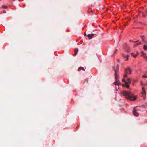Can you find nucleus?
<instances>
[{
	"mask_svg": "<svg viewBox=\"0 0 147 147\" xmlns=\"http://www.w3.org/2000/svg\"><path fill=\"white\" fill-rule=\"evenodd\" d=\"M121 92L122 94L125 97V98L129 99L131 101L136 100L137 97V96L134 95L133 93L130 92L126 91H123Z\"/></svg>",
	"mask_w": 147,
	"mask_h": 147,
	"instance_id": "f257e3e1",
	"label": "nucleus"
},
{
	"mask_svg": "<svg viewBox=\"0 0 147 147\" xmlns=\"http://www.w3.org/2000/svg\"><path fill=\"white\" fill-rule=\"evenodd\" d=\"M115 81L114 83V84L115 85H117L119 86L120 84V82L118 79L119 75L117 74V71L116 70H115Z\"/></svg>",
	"mask_w": 147,
	"mask_h": 147,
	"instance_id": "f03ea898",
	"label": "nucleus"
},
{
	"mask_svg": "<svg viewBox=\"0 0 147 147\" xmlns=\"http://www.w3.org/2000/svg\"><path fill=\"white\" fill-rule=\"evenodd\" d=\"M125 74L124 75V78L126 77L127 75L131 74V71L129 67L125 69Z\"/></svg>",
	"mask_w": 147,
	"mask_h": 147,
	"instance_id": "7ed1b4c3",
	"label": "nucleus"
},
{
	"mask_svg": "<svg viewBox=\"0 0 147 147\" xmlns=\"http://www.w3.org/2000/svg\"><path fill=\"white\" fill-rule=\"evenodd\" d=\"M136 110H137L136 109L134 110L133 112V114L134 116L136 117H138L139 116V114L136 111Z\"/></svg>",
	"mask_w": 147,
	"mask_h": 147,
	"instance_id": "20e7f679",
	"label": "nucleus"
},
{
	"mask_svg": "<svg viewBox=\"0 0 147 147\" xmlns=\"http://www.w3.org/2000/svg\"><path fill=\"white\" fill-rule=\"evenodd\" d=\"M141 94L142 96L144 98H145L146 96V94L145 91H142V92H141Z\"/></svg>",
	"mask_w": 147,
	"mask_h": 147,
	"instance_id": "39448f33",
	"label": "nucleus"
},
{
	"mask_svg": "<svg viewBox=\"0 0 147 147\" xmlns=\"http://www.w3.org/2000/svg\"><path fill=\"white\" fill-rule=\"evenodd\" d=\"M123 55L124 57H126V59L125 61L128 59L129 56L128 54H125L124 53H123Z\"/></svg>",
	"mask_w": 147,
	"mask_h": 147,
	"instance_id": "423d86ee",
	"label": "nucleus"
},
{
	"mask_svg": "<svg viewBox=\"0 0 147 147\" xmlns=\"http://www.w3.org/2000/svg\"><path fill=\"white\" fill-rule=\"evenodd\" d=\"M125 86L128 88H129V84H128V83L127 81H126L125 82Z\"/></svg>",
	"mask_w": 147,
	"mask_h": 147,
	"instance_id": "0eeeda50",
	"label": "nucleus"
},
{
	"mask_svg": "<svg viewBox=\"0 0 147 147\" xmlns=\"http://www.w3.org/2000/svg\"><path fill=\"white\" fill-rule=\"evenodd\" d=\"M126 81H127L128 84H130L131 82V79L130 78H129Z\"/></svg>",
	"mask_w": 147,
	"mask_h": 147,
	"instance_id": "6e6552de",
	"label": "nucleus"
},
{
	"mask_svg": "<svg viewBox=\"0 0 147 147\" xmlns=\"http://www.w3.org/2000/svg\"><path fill=\"white\" fill-rule=\"evenodd\" d=\"M78 51V49L76 48L75 49V53L74 54V56H76V55Z\"/></svg>",
	"mask_w": 147,
	"mask_h": 147,
	"instance_id": "1a4fd4ad",
	"label": "nucleus"
},
{
	"mask_svg": "<svg viewBox=\"0 0 147 147\" xmlns=\"http://www.w3.org/2000/svg\"><path fill=\"white\" fill-rule=\"evenodd\" d=\"M140 37L141 38L143 42H145V40L144 38L145 37V36L144 35H143L142 36H140Z\"/></svg>",
	"mask_w": 147,
	"mask_h": 147,
	"instance_id": "9d476101",
	"label": "nucleus"
},
{
	"mask_svg": "<svg viewBox=\"0 0 147 147\" xmlns=\"http://www.w3.org/2000/svg\"><path fill=\"white\" fill-rule=\"evenodd\" d=\"M82 70L83 71H85V69L82 67H80L78 68V71H80L81 70Z\"/></svg>",
	"mask_w": 147,
	"mask_h": 147,
	"instance_id": "9b49d317",
	"label": "nucleus"
},
{
	"mask_svg": "<svg viewBox=\"0 0 147 147\" xmlns=\"http://www.w3.org/2000/svg\"><path fill=\"white\" fill-rule=\"evenodd\" d=\"M141 55H142V56H143V57H144V58L146 56V54L145 53H144V52H141Z\"/></svg>",
	"mask_w": 147,
	"mask_h": 147,
	"instance_id": "f8f14e48",
	"label": "nucleus"
},
{
	"mask_svg": "<svg viewBox=\"0 0 147 147\" xmlns=\"http://www.w3.org/2000/svg\"><path fill=\"white\" fill-rule=\"evenodd\" d=\"M140 13H141V14L142 15V16L144 17H146V16L144 15V13L141 11H140Z\"/></svg>",
	"mask_w": 147,
	"mask_h": 147,
	"instance_id": "ddd939ff",
	"label": "nucleus"
},
{
	"mask_svg": "<svg viewBox=\"0 0 147 147\" xmlns=\"http://www.w3.org/2000/svg\"><path fill=\"white\" fill-rule=\"evenodd\" d=\"M131 54H132V56L134 58L136 57V56L137 55H136L133 53H131Z\"/></svg>",
	"mask_w": 147,
	"mask_h": 147,
	"instance_id": "4468645a",
	"label": "nucleus"
},
{
	"mask_svg": "<svg viewBox=\"0 0 147 147\" xmlns=\"http://www.w3.org/2000/svg\"><path fill=\"white\" fill-rule=\"evenodd\" d=\"M88 36L89 39H90L92 38V37H91V35L90 34H88L87 36Z\"/></svg>",
	"mask_w": 147,
	"mask_h": 147,
	"instance_id": "2eb2a0df",
	"label": "nucleus"
},
{
	"mask_svg": "<svg viewBox=\"0 0 147 147\" xmlns=\"http://www.w3.org/2000/svg\"><path fill=\"white\" fill-rule=\"evenodd\" d=\"M143 49L145 50H147V47L146 45H144Z\"/></svg>",
	"mask_w": 147,
	"mask_h": 147,
	"instance_id": "dca6fc26",
	"label": "nucleus"
},
{
	"mask_svg": "<svg viewBox=\"0 0 147 147\" xmlns=\"http://www.w3.org/2000/svg\"><path fill=\"white\" fill-rule=\"evenodd\" d=\"M141 44V42H140L139 43L136 44V46H138L139 45Z\"/></svg>",
	"mask_w": 147,
	"mask_h": 147,
	"instance_id": "f3484780",
	"label": "nucleus"
},
{
	"mask_svg": "<svg viewBox=\"0 0 147 147\" xmlns=\"http://www.w3.org/2000/svg\"><path fill=\"white\" fill-rule=\"evenodd\" d=\"M142 91H145V88H144V87H142Z\"/></svg>",
	"mask_w": 147,
	"mask_h": 147,
	"instance_id": "a211bd4d",
	"label": "nucleus"
},
{
	"mask_svg": "<svg viewBox=\"0 0 147 147\" xmlns=\"http://www.w3.org/2000/svg\"><path fill=\"white\" fill-rule=\"evenodd\" d=\"M142 77L144 78H147V75H144L142 76Z\"/></svg>",
	"mask_w": 147,
	"mask_h": 147,
	"instance_id": "6ab92c4d",
	"label": "nucleus"
},
{
	"mask_svg": "<svg viewBox=\"0 0 147 147\" xmlns=\"http://www.w3.org/2000/svg\"><path fill=\"white\" fill-rule=\"evenodd\" d=\"M138 40L137 41H133L132 40H130V41L131 42H134V43H135L136 42H138Z\"/></svg>",
	"mask_w": 147,
	"mask_h": 147,
	"instance_id": "aec40b11",
	"label": "nucleus"
},
{
	"mask_svg": "<svg viewBox=\"0 0 147 147\" xmlns=\"http://www.w3.org/2000/svg\"><path fill=\"white\" fill-rule=\"evenodd\" d=\"M119 65H117V67H116V69H117V70H118V69H119Z\"/></svg>",
	"mask_w": 147,
	"mask_h": 147,
	"instance_id": "412c9836",
	"label": "nucleus"
},
{
	"mask_svg": "<svg viewBox=\"0 0 147 147\" xmlns=\"http://www.w3.org/2000/svg\"><path fill=\"white\" fill-rule=\"evenodd\" d=\"M91 35V37H92V38H93V37L94 36V34H90Z\"/></svg>",
	"mask_w": 147,
	"mask_h": 147,
	"instance_id": "4be33fe9",
	"label": "nucleus"
},
{
	"mask_svg": "<svg viewBox=\"0 0 147 147\" xmlns=\"http://www.w3.org/2000/svg\"><path fill=\"white\" fill-rule=\"evenodd\" d=\"M2 7L5 8H6L7 7V6H3Z\"/></svg>",
	"mask_w": 147,
	"mask_h": 147,
	"instance_id": "5701e85b",
	"label": "nucleus"
},
{
	"mask_svg": "<svg viewBox=\"0 0 147 147\" xmlns=\"http://www.w3.org/2000/svg\"><path fill=\"white\" fill-rule=\"evenodd\" d=\"M122 82H126V81H125V79H123V80H122Z\"/></svg>",
	"mask_w": 147,
	"mask_h": 147,
	"instance_id": "b1692460",
	"label": "nucleus"
},
{
	"mask_svg": "<svg viewBox=\"0 0 147 147\" xmlns=\"http://www.w3.org/2000/svg\"><path fill=\"white\" fill-rule=\"evenodd\" d=\"M86 80L87 81V82H88V79L87 78L86 79Z\"/></svg>",
	"mask_w": 147,
	"mask_h": 147,
	"instance_id": "393cba45",
	"label": "nucleus"
},
{
	"mask_svg": "<svg viewBox=\"0 0 147 147\" xmlns=\"http://www.w3.org/2000/svg\"><path fill=\"white\" fill-rule=\"evenodd\" d=\"M145 58L147 60V55L145 57Z\"/></svg>",
	"mask_w": 147,
	"mask_h": 147,
	"instance_id": "a878e982",
	"label": "nucleus"
},
{
	"mask_svg": "<svg viewBox=\"0 0 147 147\" xmlns=\"http://www.w3.org/2000/svg\"><path fill=\"white\" fill-rule=\"evenodd\" d=\"M84 35H85V36H87V35H86V34L85 33H84Z\"/></svg>",
	"mask_w": 147,
	"mask_h": 147,
	"instance_id": "bb28decb",
	"label": "nucleus"
},
{
	"mask_svg": "<svg viewBox=\"0 0 147 147\" xmlns=\"http://www.w3.org/2000/svg\"><path fill=\"white\" fill-rule=\"evenodd\" d=\"M142 107L143 108H144V106H143V105H142Z\"/></svg>",
	"mask_w": 147,
	"mask_h": 147,
	"instance_id": "cd10ccee",
	"label": "nucleus"
},
{
	"mask_svg": "<svg viewBox=\"0 0 147 147\" xmlns=\"http://www.w3.org/2000/svg\"><path fill=\"white\" fill-rule=\"evenodd\" d=\"M3 13H6V11H3Z\"/></svg>",
	"mask_w": 147,
	"mask_h": 147,
	"instance_id": "c85d7f7f",
	"label": "nucleus"
},
{
	"mask_svg": "<svg viewBox=\"0 0 147 147\" xmlns=\"http://www.w3.org/2000/svg\"><path fill=\"white\" fill-rule=\"evenodd\" d=\"M91 12H93V10H91Z\"/></svg>",
	"mask_w": 147,
	"mask_h": 147,
	"instance_id": "c756f323",
	"label": "nucleus"
},
{
	"mask_svg": "<svg viewBox=\"0 0 147 147\" xmlns=\"http://www.w3.org/2000/svg\"><path fill=\"white\" fill-rule=\"evenodd\" d=\"M138 54V53L137 52L136 55H137Z\"/></svg>",
	"mask_w": 147,
	"mask_h": 147,
	"instance_id": "7c9ffc66",
	"label": "nucleus"
},
{
	"mask_svg": "<svg viewBox=\"0 0 147 147\" xmlns=\"http://www.w3.org/2000/svg\"><path fill=\"white\" fill-rule=\"evenodd\" d=\"M141 84H142V85H143V84H142V82H141Z\"/></svg>",
	"mask_w": 147,
	"mask_h": 147,
	"instance_id": "2f4dec72",
	"label": "nucleus"
},
{
	"mask_svg": "<svg viewBox=\"0 0 147 147\" xmlns=\"http://www.w3.org/2000/svg\"><path fill=\"white\" fill-rule=\"evenodd\" d=\"M15 0H13V1H15Z\"/></svg>",
	"mask_w": 147,
	"mask_h": 147,
	"instance_id": "473e14b6",
	"label": "nucleus"
},
{
	"mask_svg": "<svg viewBox=\"0 0 147 147\" xmlns=\"http://www.w3.org/2000/svg\"><path fill=\"white\" fill-rule=\"evenodd\" d=\"M114 52L116 53V51H115H115Z\"/></svg>",
	"mask_w": 147,
	"mask_h": 147,
	"instance_id": "72a5a7b5",
	"label": "nucleus"
},
{
	"mask_svg": "<svg viewBox=\"0 0 147 147\" xmlns=\"http://www.w3.org/2000/svg\"><path fill=\"white\" fill-rule=\"evenodd\" d=\"M138 107V106H136V108H137V107Z\"/></svg>",
	"mask_w": 147,
	"mask_h": 147,
	"instance_id": "f704fd0d",
	"label": "nucleus"
},
{
	"mask_svg": "<svg viewBox=\"0 0 147 147\" xmlns=\"http://www.w3.org/2000/svg\"><path fill=\"white\" fill-rule=\"evenodd\" d=\"M146 13H147V11H146Z\"/></svg>",
	"mask_w": 147,
	"mask_h": 147,
	"instance_id": "c9c22d12",
	"label": "nucleus"
}]
</instances>
